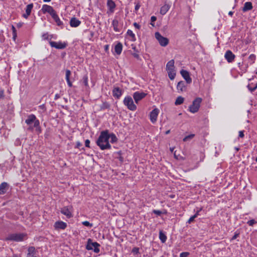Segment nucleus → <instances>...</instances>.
Returning <instances> with one entry per match:
<instances>
[{
  "label": "nucleus",
  "mask_w": 257,
  "mask_h": 257,
  "mask_svg": "<svg viewBox=\"0 0 257 257\" xmlns=\"http://www.w3.org/2000/svg\"><path fill=\"white\" fill-rule=\"evenodd\" d=\"M33 8V4H30L27 6L26 8V13H25L23 15V17L24 18L27 19L29 17V16L30 15V14L31 13L32 10Z\"/></svg>",
  "instance_id": "nucleus-20"
},
{
  "label": "nucleus",
  "mask_w": 257,
  "mask_h": 257,
  "mask_svg": "<svg viewBox=\"0 0 257 257\" xmlns=\"http://www.w3.org/2000/svg\"><path fill=\"white\" fill-rule=\"evenodd\" d=\"M155 38L158 41L161 46H166L169 42V40L167 38L163 37L159 32L155 33Z\"/></svg>",
  "instance_id": "nucleus-9"
},
{
  "label": "nucleus",
  "mask_w": 257,
  "mask_h": 257,
  "mask_svg": "<svg viewBox=\"0 0 257 257\" xmlns=\"http://www.w3.org/2000/svg\"><path fill=\"white\" fill-rule=\"evenodd\" d=\"M54 227L56 229H64L67 227V224L63 221H59L55 223Z\"/></svg>",
  "instance_id": "nucleus-19"
},
{
  "label": "nucleus",
  "mask_w": 257,
  "mask_h": 257,
  "mask_svg": "<svg viewBox=\"0 0 257 257\" xmlns=\"http://www.w3.org/2000/svg\"><path fill=\"white\" fill-rule=\"evenodd\" d=\"M159 238L161 241H165L167 237L163 231H160Z\"/></svg>",
  "instance_id": "nucleus-35"
},
{
  "label": "nucleus",
  "mask_w": 257,
  "mask_h": 257,
  "mask_svg": "<svg viewBox=\"0 0 257 257\" xmlns=\"http://www.w3.org/2000/svg\"><path fill=\"white\" fill-rule=\"evenodd\" d=\"M72 211L73 207L72 206L63 207L60 210L61 213L65 215L68 218H70L73 216Z\"/></svg>",
  "instance_id": "nucleus-8"
},
{
  "label": "nucleus",
  "mask_w": 257,
  "mask_h": 257,
  "mask_svg": "<svg viewBox=\"0 0 257 257\" xmlns=\"http://www.w3.org/2000/svg\"><path fill=\"white\" fill-rule=\"evenodd\" d=\"M122 93V90L119 87H114L112 90V95L115 98L118 99L121 96Z\"/></svg>",
  "instance_id": "nucleus-18"
},
{
  "label": "nucleus",
  "mask_w": 257,
  "mask_h": 257,
  "mask_svg": "<svg viewBox=\"0 0 257 257\" xmlns=\"http://www.w3.org/2000/svg\"><path fill=\"white\" fill-rule=\"evenodd\" d=\"M39 107L41 108H43L44 107V105H41L40 106H39Z\"/></svg>",
  "instance_id": "nucleus-60"
},
{
  "label": "nucleus",
  "mask_w": 257,
  "mask_h": 257,
  "mask_svg": "<svg viewBox=\"0 0 257 257\" xmlns=\"http://www.w3.org/2000/svg\"><path fill=\"white\" fill-rule=\"evenodd\" d=\"M156 20H157V18L155 16H152L151 18V23L150 24L152 26H153V27L154 26V22H155L156 21Z\"/></svg>",
  "instance_id": "nucleus-45"
},
{
  "label": "nucleus",
  "mask_w": 257,
  "mask_h": 257,
  "mask_svg": "<svg viewBox=\"0 0 257 257\" xmlns=\"http://www.w3.org/2000/svg\"><path fill=\"white\" fill-rule=\"evenodd\" d=\"M90 141L89 140H86L85 141V146L87 148H90Z\"/></svg>",
  "instance_id": "nucleus-49"
},
{
  "label": "nucleus",
  "mask_w": 257,
  "mask_h": 257,
  "mask_svg": "<svg viewBox=\"0 0 257 257\" xmlns=\"http://www.w3.org/2000/svg\"><path fill=\"white\" fill-rule=\"evenodd\" d=\"M9 189V185L7 182H3L0 185V195L5 194Z\"/></svg>",
  "instance_id": "nucleus-22"
},
{
  "label": "nucleus",
  "mask_w": 257,
  "mask_h": 257,
  "mask_svg": "<svg viewBox=\"0 0 257 257\" xmlns=\"http://www.w3.org/2000/svg\"><path fill=\"white\" fill-rule=\"evenodd\" d=\"M139 252V248L138 247H134L132 249V253H133L134 254H137Z\"/></svg>",
  "instance_id": "nucleus-46"
},
{
  "label": "nucleus",
  "mask_w": 257,
  "mask_h": 257,
  "mask_svg": "<svg viewBox=\"0 0 257 257\" xmlns=\"http://www.w3.org/2000/svg\"><path fill=\"white\" fill-rule=\"evenodd\" d=\"M147 95V93L143 92H139L137 91L134 93L133 94V98L136 103H138V102L141 100L142 99L145 98Z\"/></svg>",
  "instance_id": "nucleus-13"
},
{
  "label": "nucleus",
  "mask_w": 257,
  "mask_h": 257,
  "mask_svg": "<svg viewBox=\"0 0 257 257\" xmlns=\"http://www.w3.org/2000/svg\"><path fill=\"white\" fill-rule=\"evenodd\" d=\"M140 7L141 6L139 3L137 4L135 6V11L137 12L140 9Z\"/></svg>",
  "instance_id": "nucleus-52"
},
{
  "label": "nucleus",
  "mask_w": 257,
  "mask_h": 257,
  "mask_svg": "<svg viewBox=\"0 0 257 257\" xmlns=\"http://www.w3.org/2000/svg\"><path fill=\"white\" fill-rule=\"evenodd\" d=\"M42 11L44 14L46 13H49L51 16V17L56 13L52 7L47 5H44L43 6Z\"/></svg>",
  "instance_id": "nucleus-14"
},
{
  "label": "nucleus",
  "mask_w": 257,
  "mask_h": 257,
  "mask_svg": "<svg viewBox=\"0 0 257 257\" xmlns=\"http://www.w3.org/2000/svg\"><path fill=\"white\" fill-rule=\"evenodd\" d=\"M82 224L85 226L89 227V228H91L93 226V224L92 223H90L88 221H83L82 222Z\"/></svg>",
  "instance_id": "nucleus-41"
},
{
  "label": "nucleus",
  "mask_w": 257,
  "mask_h": 257,
  "mask_svg": "<svg viewBox=\"0 0 257 257\" xmlns=\"http://www.w3.org/2000/svg\"><path fill=\"white\" fill-rule=\"evenodd\" d=\"M255 58H256V56L254 54H252L249 55V56L248 57V59L249 61H250L251 64H252L254 62Z\"/></svg>",
  "instance_id": "nucleus-37"
},
{
  "label": "nucleus",
  "mask_w": 257,
  "mask_h": 257,
  "mask_svg": "<svg viewBox=\"0 0 257 257\" xmlns=\"http://www.w3.org/2000/svg\"><path fill=\"white\" fill-rule=\"evenodd\" d=\"M88 76L87 75L84 76L83 77V83H84L85 86H88Z\"/></svg>",
  "instance_id": "nucleus-39"
},
{
  "label": "nucleus",
  "mask_w": 257,
  "mask_h": 257,
  "mask_svg": "<svg viewBox=\"0 0 257 257\" xmlns=\"http://www.w3.org/2000/svg\"><path fill=\"white\" fill-rule=\"evenodd\" d=\"M22 26V24H21V23H19L17 24L18 27H21Z\"/></svg>",
  "instance_id": "nucleus-59"
},
{
  "label": "nucleus",
  "mask_w": 257,
  "mask_h": 257,
  "mask_svg": "<svg viewBox=\"0 0 257 257\" xmlns=\"http://www.w3.org/2000/svg\"><path fill=\"white\" fill-rule=\"evenodd\" d=\"M51 1V0H43V1H44V2H49Z\"/></svg>",
  "instance_id": "nucleus-63"
},
{
  "label": "nucleus",
  "mask_w": 257,
  "mask_h": 257,
  "mask_svg": "<svg viewBox=\"0 0 257 257\" xmlns=\"http://www.w3.org/2000/svg\"><path fill=\"white\" fill-rule=\"evenodd\" d=\"M123 103L130 110L135 111L137 109V105L134 103L133 98L130 96L125 97L123 99Z\"/></svg>",
  "instance_id": "nucleus-6"
},
{
  "label": "nucleus",
  "mask_w": 257,
  "mask_h": 257,
  "mask_svg": "<svg viewBox=\"0 0 257 257\" xmlns=\"http://www.w3.org/2000/svg\"><path fill=\"white\" fill-rule=\"evenodd\" d=\"M52 17L56 23L57 26H60L62 28L63 22L60 20L57 13H56L55 14H54Z\"/></svg>",
  "instance_id": "nucleus-26"
},
{
  "label": "nucleus",
  "mask_w": 257,
  "mask_h": 257,
  "mask_svg": "<svg viewBox=\"0 0 257 257\" xmlns=\"http://www.w3.org/2000/svg\"><path fill=\"white\" fill-rule=\"evenodd\" d=\"M247 88L248 89H249V90L252 92L253 91H254L255 89H257V82H256V84L255 85V87H251L250 85V84H248L247 85Z\"/></svg>",
  "instance_id": "nucleus-42"
},
{
  "label": "nucleus",
  "mask_w": 257,
  "mask_h": 257,
  "mask_svg": "<svg viewBox=\"0 0 257 257\" xmlns=\"http://www.w3.org/2000/svg\"><path fill=\"white\" fill-rule=\"evenodd\" d=\"M159 113V110L158 108L154 109L150 114V118L151 122L155 123L157 120V117Z\"/></svg>",
  "instance_id": "nucleus-15"
},
{
  "label": "nucleus",
  "mask_w": 257,
  "mask_h": 257,
  "mask_svg": "<svg viewBox=\"0 0 257 257\" xmlns=\"http://www.w3.org/2000/svg\"><path fill=\"white\" fill-rule=\"evenodd\" d=\"M49 44L51 47L55 48L57 49H65L67 46V43L66 42H54L49 41Z\"/></svg>",
  "instance_id": "nucleus-7"
},
{
  "label": "nucleus",
  "mask_w": 257,
  "mask_h": 257,
  "mask_svg": "<svg viewBox=\"0 0 257 257\" xmlns=\"http://www.w3.org/2000/svg\"><path fill=\"white\" fill-rule=\"evenodd\" d=\"M238 235V234L235 233L232 237L231 239L234 240L235 239L237 236Z\"/></svg>",
  "instance_id": "nucleus-54"
},
{
  "label": "nucleus",
  "mask_w": 257,
  "mask_h": 257,
  "mask_svg": "<svg viewBox=\"0 0 257 257\" xmlns=\"http://www.w3.org/2000/svg\"><path fill=\"white\" fill-rule=\"evenodd\" d=\"M257 223V221L255 219H251L247 222V224L250 226H252L254 224Z\"/></svg>",
  "instance_id": "nucleus-38"
},
{
  "label": "nucleus",
  "mask_w": 257,
  "mask_h": 257,
  "mask_svg": "<svg viewBox=\"0 0 257 257\" xmlns=\"http://www.w3.org/2000/svg\"><path fill=\"white\" fill-rule=\"evenodd\" d=\"M108 131L107 130L102 131L98 137L96 144L102 150L110 149L111 145L109 144Z\"/></svg>",
  "instance_id": "nucleus-1"
},
{
  "label": "nucleus",
  "mask_w": 257,
  "mask_h": 257,
  "mask_svg": "<svg viewBox=\"0 0 257 257\" xmlns=\"http://www.w3.org/2000/svg\"><path fill=\"white\" fill-rule=\"evenodd\" d=\"M169 9V6L168 5H165L162 6L160 10V13L162 15H165L168 12Z\"/></svg>",
  "instance_id": "nucleus-30"
},
{
  "label": "nucleus",
  "mask_w": 257,
  "mask_h": 257,
  "mask_svg": "<svg viewBox=\"0 0 257 257\" xmlns=\"http://www.w3.org/2000/svg\"><path fill=\"white\" fill-rule=\"evenodd\" d=\"M104 50L106 52H108V49H109V45H106L104 46Z\"/></svg>",
  "instance_id": "nucleus-53"
},
{
  "label": "nucleus",
  "mask_w": 257,
  "mask_h": 257,
  "mask_svg": "<svg viewBox=\"0 0 257 257\" xmlns=\"http://www.w3.org/2000/svg\"><path fill=\"white\" fill-rule=\"evenodd\" d=\"M106 5L108 8L107 13H113L116 7L114 2L112 0H107Z\"/></svg>",
  "instance_id": "nucleus-16"
},
{
  "label": "nucleus",
  "mask_w": 257,
  "mask_h": 257,
  "mask_svg": "<svg viewBox=\"0 0 257 257\" xmlns=\"http://www.w3.org/2000/svg\"><path fill=\"white\" fill-rule=\"evenodd\" d=\"M4 97H5L4 90L3 89H0V99H4Z\"/></svg>",
  "instance_id": "nucleus-47"
},
{
  "label": "nucleus",
  "mask_w": 257,
  "mask_h": 257,
  "mask_svg": "<svg viewBox=\"0 0 257 257\" xmlns=\"http://www.w3.org/2000/svg\"><path fill=\"white\" fill-rule=\"evenodd\" d=\"M113 29L115 32H120L122 29V24L119 22L118 20L114 19L111 23Z\"/></svg>",
  "instance_id": "nucleus-11"
},
{
  "label": "nucleus",
  "mask_w": 257,
  "mask_h": 257,
  "mask_svg": "<svg viewBox=\"0 0 257 257\" xmlns=\"http://www.w3.org/2000/svg\"><path fill=\"white\" fill-rule=\"evenodd\" d=\"M180 73L182 77L185 80L186 83L190 84L192 82V78L190 77V73L188 71L181 69Z\"/></svg>",
  "instance_id": "nucleus-12"
},
{
  "label": "nucleus",
  "mask_w": 257,
  "mask_h": 257,
  "mask_svg": "<svg viewBox=\"0 0 257 257\" xmlns=\"http://www.w3.org/2000/svg\"><path fill=\"white\" fill-rule=\"evenodd\" d=\"M235 56L230 50H227L224 55V58L228 63L232 62Z\"/></svg>",
  "instance_id": "nucleus-17"
},
{
  "label": "nucleus",
  "mask_w": 257,
  "mask_h": 257,
  "mask_svg": "<svg viewBox=\"0 0 257 257\" xmlns=\"http://www.w3.org/2000/svg\"><path fill=\"white\" fill-rule=\"evenodd\" d=\"M108 136H109V138L110 139V142L111 143H115L117 142V138L116 137L115 134H114L113 133H111L110 134H108Z\"/></svg>",
  "instance_id": "nucleus-33"
},
{
  "label": "nucleus",
  "mask_w": 257,
  "mask_h": 257,
  "mask_svg": "<svg viewBox=\"0 0 257 257\" xmlns=\"http://www.w3.org/2000/svg\"><path fill=\"white\" fill-rule=\"evenodd\" d=\"M174 157L177 159V155H176V152H174Z\"/></svg>",
  "instance_id": "nucleus-61"
},
{
  "label": "nucleus",
  "mask_w": 257,
  "mask_h": 257,
  "mask_svg": "<svg viewBox=\"0 0 257 257\" xmlns=\"http://www.w3.org/2000/svg\"><path fill=\"white\" fill-rule=\"evenodd\" d=\"M81 24V21L75 17L72 18L70 21L71 27H77Z\"/></svg>",
  "instance_id": "nucleus-23"
},
{
  "label": "nucleus",
  "mask_w": 257,
  "mask_h": 257,
  "mask_svg": "<svg viewBox=\"0 0 257 257\" xmlns=\"http://www.w3.org/2000/svg\"><path fill=\"white\" fill-rule=\"evenodd\" d=\"M25 123L29 126L28 128V131L33 132L34 128H35L37 132L39 133H41L40 121L34 114H31L29 115L25 120Z\"/></svg>",
  "instance_id": "nucleus-2"
},
{
  "label": "nucleus",
  "mask_w": 257,
  "mask_h": 257,
  "mask_svg": "<svg viewBox=\"0 0 257 257\" xmlns=\"http://www.w3.org/2000/svg\"><path fill=\"white\" fill-rule=\"evenodd\" d=\"M42 39L44 40H49L51 41V40L53 37L52 35H49L48 33H44L42 36Z\"/></svg>",
  "instance_id": "nucleus-32"
},
{
  "label": "nucleus",
  "mask_w": 257,
  "mask_h": 257,
  "mask_svg": "<svg viewBox=\"0 0 257 257\" xmlns=\"http://www.w3.org/2000/svg\"><path fill=\"white\" fill-rule=\"evenodd\" d=\"M12 29L13 31V39L15 40L16 37H17V31L15 28V27L14 26H12Z\"/></svg>",
  "instance_id": "nucleus-40"
},
{
  "label": "nucleus",
  "mask_w": 257,
  "mask_h": 257,
  "mask_svg": "<svg viewBox=\"0 0 257 257\" xmlns=\"http://www.w3.org/2000/svg\"><path fill=\"white\" fill-rule=\"evenodd\" d=\"M252 9V5L251 2H248L245 3L244 6L242 8V11L245 12L249 10H251Z\"/></svg>",
  "instance_id": "nucleus-27"
},
{
  "label": "nucleus",
  "mask_w": 257,
  "mask_h": 257,
  "mask_svg": "<svg viewBox=\"0 0 257 257\" xmlns=\"http://www.w3.org/2000/svg\"><path fill=\"white\" fill-rule=\"evenodd\" d=\"M169 133H170V131H169V130H168V131H166V132L165 134H166V135H167V134H169Z\"/></svg>",
  "instance_id": "nucleus-62"
},
{
  "label": "nucleus",
  "mask_w": 257,
  "mask_h": 257,
  "mask_svg": "<svg viewBox=\"0 0 257 257\" xmlns=\"http://www.w3.org/2000/svg\"><path fill=\"white\" fill-rule=\"evenodd\" d=\"M195 134H191L185 136L183 139V141L184 142H190L195 137Z\"/></svg>",
  "instance_id": "nucleus-29"
},
{
  "label": "nucleus",
  "mask_w": 257,
  "mask_h": 257,
  "mask_svg": "<svg viewBox=\"0 0 257 257\" xmlns=\"http://www.w3.org/2000/svg\"><path fill=\"white\" fill-rule=\"evenodd\" d=\"M71 74V71L68 69H67L66 70V73H65V78H66L67 83L68 84V85L70 87H71L72 86V82L71 81L70 78Z\"/></svg>",
  "instance_id": "nucleus-24"
},
{
  "label": "nucleus",
  "mask_w": 257,
  "mask_h": 257,
  "mask_svg": "<svg viewBox=\"0 0 257 257\" xmlns=\"http://www.w3.org/2000/svg\"><path fill=\"white\" fill-rule=\"evenodd\" d=\"M184 101V98L182 96L178 97V105L182 104Z\"/></svg>",
  "instance_id": "nucleus-44"
},
{
  "label": "nucleus",
  "mask_w": 257,
  "mask_h": 257,
  "mask_svg": "<svg viewBox=\"0 0 257 257\" xmlns=\"http://www.w3.org/2000/svg\"><path fill=\"white\" fill-rule=\"evenodd\" d=\"M59 97V94H57L55 95V99H57Z\"/></svg>",
  "instance_id": "nucleus-57"
},
{
  "label": "nucleus",
  "mask_w": 257,
  "mask_h": 257,
  "mask_svg": "<svg viewBox=\"0 0 257 257\" xmlns=\"http://www.w3.org/2000/svg\"><path fill=\"white\" fill-rule=\"evenodd\" d=\"M122 50V45L120 42H118L115 46L114 51L117 55H120Z\"/></svg>",
  "instance_id": "nucleus-25"
},
{
  "label": "nucleus",
  "mask_w": 257,
  "mask_h": 257,
  "mask_svg": "<svg viewBox=\"0 0 257 257\" xmlns=\"http://www.w3.org/2000/svg\"><path fill=\"white\" fill-rule=\"evenodd\" d=\"M201 210V209H199V210H198L196 211V213H195L194 215L192 216H191V217L188 219V221H187V223H191L192 221H194V220L195 219V218H196V217L199 215V212H200Z\"/></svg>",
  "instance_id": "nucleus-31"
},
{
  "label": "nucleus",
  "mask_w": 257,
  "mask_h": 257,
  "mask_svg": "<svg viewBox=\"0 0 257 257\" xmlns=\"http://www.w3.org/2000/svg\"><path fill=\"white\" fill-rule=\"evenodd\" d=\"M100 245L97 242H87L86 248L88 250H93L95 252H99Z\"/></svg>",
  "instance_id": "nucleus-10"
},
{
  "label": "nucleus",
  "mask_w": 257,
  "mask_h": 257,
  "mask_svg": "<svg viewBox=\"0 0 257 257\" xmlns=\"http://www.w3.org/2000/svg\"><path fill=\"white\" fill-rule=\"evenodd\" d=\"M81 146V144L79 142H77V147L79 148V147Z\"/></svg>",
  "instance_id": "nucleus-58"
},
{
  "label": "nucleus",
  "mask_w": 257,
  "mask_h": 257,
  "mask_svg": "<svg viewBox=\"0 0 257 257\" xmlns=\"http://www.w3.org/2000/svg\"><path fill=\"white\" fill-rule=\"evenodd\" d=\"M110 105L108 103L106 102H103L100 106L101 109L104 110L109 107Z\"/></svg>",
  "instance_id": "nucleus-36"
},
{
  "label": "nucleus",
  "mask_w": 257,
  "mask_h": 257,
  "mask_svg": "<svg viewBox=\"0 0 257 257\" xmlns=\"http://www.w3.org/2000/svg\"><path fill=\"white\" fill-rule=\"evenodd\" d=\"M126 33L127 35L131 37L132 41H135L136 40L135 35L132 30H128Z\"/></svg>",
  "instance_id": "nucleus-34"
},
{
  "label": "nucleus",
  "mask_w": 257,
  "mask_h": 257,
  "mask_svg": "<svg viewBox=\"0 0 257 257\" xmlns=\"http://www.w3.org/2000/svg\"><path fill=\"white\" fill-rule=\"evenodd\" d=\"M7 240L13 241H21L27 239V234L24 233H13L9 235L7 238Z\"/></svg>",
  "instance_id": "nucleus-4"
},
{
  "label": "nucleus",
  "mask_w": 257,
  "mask_h": 257,
  "mask_svg": "<svg viewBox=\"0 0 257 257\" xmlns=\"http://www.w3.org/2000/svg\"><path fill=\"white\" fill-rule=\"evenodd\" d=\"M27 257H39L36 253L35 248L33 246L29 247L28 249Z\"/></svg>",
  "instance_id": "nucleus-21"
},
{
  "label": "nucleus",
  "mask_w": 257,
  "mask_h": 257,
  "mask_svg": "<svg viewBox=\"0 0 257 257\" xmlns=\"http://www.w3.org/2000/svg\"><path fill=\"white\" fill-rule=\"evenodd\" d=\"M190 253L189 252H183L180 254V257H188Z\"/></svg>",
  "instance_id": "nucleus-43"
},
{
  "label": "nucleus",
  "mask_w": 257,
  "mask_h": 257,
  "mask_svg": "<svg viewBox=\"0 0 257 257\" xmlns=\"http://www.w3.org/2000/svg\"><path fill=\"white\" fill-rule=\"evenodd\" d=\"M244 131H240L239 132V138H243L244 137Z\"/></svg>",
  "instance_id": "nucleus-50"
},
{
  "label": "nucleus",
  "mask_w": 257,
  "mask_h": 257,
  "mask_svg": "<svg viewBox=\"0 0 257 257\" xmlns=\"http://www.w3.org/2000/svg\"><path fill=\"white\" fill-rule=\"evenodd\" d=\"M174 60L169 61L166 65V70L168 72L169 77L170 79L173 80L176 76V72L175 70Z\"/></svg>",
  "instance_id": "nucleus-3"
},
{
  "label": "nucleus",
  "mask_w": 257,
  "mask_h": 257,
  "mask_svg": "<svg viewBox=\"0 0 257 257\" xmlns=\"http://www.w3.org/2000/svg\"><path fill=\"white\" fill-rule=\"evenodd\" d=\"M174 150V148H170V151L173 152V150Z\"/></svg>",
  "instance_id": "nucleus-64"
},
{
  "label": "nucleus",
  "mask_w": 257,
  "mask_h": 257,
  "mask_svg": "<svg viewBox=\"0 0 257 257\" xmlns=\"http://www.w3.org/2000/svg\"><path fill=\"white\" fill-rule=\"evenodd\" d=\"M202 100V99L200 97L195 98L193 100L192 104L189 106V111L193 113L197 112L200 108Z\"/></svg>",
  "instance_id": "nucleus-5"
},
{
  "label": "nucleus",
  "mask_w": 257,
  "mask_h": 257,
  "mask_svg": "<svg viewBox=\"0 0 257 257\" xmlns=\"http://www.w3.org/2000/svg\"><path fill=\"white\" fill-rule=\"evenodd\" d=\"M186 89L185 83L183 81L178 82V90L180 89L181 91H185Z\"/></svg>",
  "instance_id": "nucleus-28"
},
{
  "label": "nucleus",
  "mask_w": 257,
  "mask_h": 257,
  "mask_svg": "<svg viewBox=\"0 0 257 257\" xmlns=\"http://www.w3.org/2000/svg\"><path fill=\"white\" fill-rule=\"evenodd\" d=\"M233 14V12H231V11H230L229 13H228V15L230 16H232V15Z\"/></svg>",
  "instance_id": "nucleus-56"
},
{
  "label": "nucleus",
  "mask_w": 257,
  "mask_h": 257,
  "mask_svg": "<svg viewBox=\"0 0 257 257\" xmlns=\"http://www.w3.org/2000/svg\"><path fill=\"white\" fill-rule=\"evenodd\" d=\"M153 213L158 215H160L162 214V212L158 210H154Z\"/></svg>",
  "instance_id": "nucleus-48"
},
{
  "label": "nucleus",
  "mask_w": 257,
  "mask_h": 257,
  "mask_svg": "<svg viewBox=\"0 0 257 257\" xmlns=\"http://www.w3.org/2000/svg\"><path fill=\"white\" fill-rule=\"evenodd\" d=\"M177 159H178V161H179V160H183L184 158H183V157L178 156Z\"/></svg>",
  "instance_id": "nucleus-55"
},
{
  "label": "nucleus",
  "mask_w": 257,
  "mask_h": 257,
  "mask_svg": "<svg viewBox=\"0 0 257 257\" xmlns=\"http://www.w3.org/2000/svg\"><path fill=\"white\" fill-rule=\"evenodd\" d=\"M133 25H134V27H135L136 29H140V28H141L140 25L139 24H138L137 23H136V22H135V23H134V24H133Z\"/></svg>",
  "instance_id": "nucleus-51"
}]
</instances>
